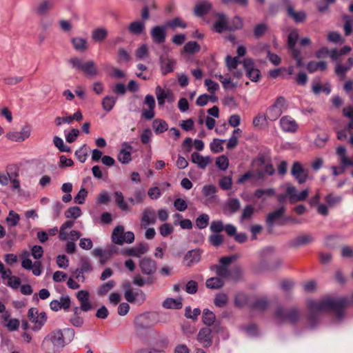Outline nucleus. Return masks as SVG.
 <instances>
[{
  "mask_svg": "<svg viewBox=\"0 0 353 353\" xmlns=\"http://www.w3.org/2000/svg\"><path fill=\"white\" fill-rule=\"evenodd\" d=\"M123 146H125V148L121 149L119 151L118 160L123 164H127L132 160L131 150L132 148L130 145H128L127 143H124Z\"/></svg>",
  "mask_w": 353,
  "mask_h": 353,
  "instance_id": "nucleus-25",
  "label": "nucleus"
},
{
  "mask_svg": "<svg viewBox=\"0 0 353 353\" xmlns=\"http://www.w3.org/2000/svg\"><path fill=\"white\" fill-rule=\"evenodd\" d=\"M299 35L296 29L290 32L288 37V46L289 48H293L299 39Z\"/></svg>",
  "mask_w": 353,
  "mask_h": 353,
  "instance_id": "nucleus-53",
  "label": "nucleus"
},
{
  "mask_svg": "<svg viewBox=\"0 0 353 353\" xmlns=\"http://www.w3.org/2000/svg\"><path fill=\"white\" fill-rule=\"evenodd\" d=\"M336 154L340 157V162L343 166H353V161L346 156V148L340 145L336 148Z\"/></svg>",
  "mask_w": 353,
  "mask_h": 353,
  "instance_id": "nucleus-32",
  "label": "nucleus"
},
{
  "mask_svg": "<svg viewBox=\"0 0 353 353\" xmlns=\"http://www.w3.org/2000/svg\"><path fill=\"white\" fill-rule=\"evenodd\" d=\"M254 208L251 205H248L243 210L241 219L242 220L250 219L254 214Z\"/></svg>",
  "mask_w": 353,
  "mask_h": 353,
  "instance_id": "nucleus-60",
  "label": "nucleus"
},
{
  "mask_svg": "<svg viewBox=\"0 0 353 353\" xmlns=\"http://www.w3.org/2000/svg\"><path fill=\"white\" fill-rule=\"evenodd\" d=\"M65 346L61 330L50 332L43 339L41 347L46 353H59Z\"/></svg>",
  "mask_w": 353,
  "mask_h": 353,
  "instance_id": "nucleus-2",
  "label": "nucleus"
},
{
  "mask_svg": "<svg viewBox=\"0 0 353 353\" xmlns=\"http://www.w3.org/2000/svg\"><path fill=\"white\" fill-rule=\"evenodd\" d=\"M135 328L137 330H143L150 328L153 323L150 319V313L145 312L136 316L134 319Z\"/></svg>",
  "mask_w": 353,
  "mask_h": 353,
  "instance_id": "nucleus-11",
  "label": "nucleus"
},
{
  "mask_svg": "<svg viewBox=\"0 0 353 353\" xmlns=\"http://www.w3.org/2000/svg\"><path fill=\"white\" fill-rule=\"evenodd\" d=\"M268 27L264 23H259L256 25L254 30V35L256 38L259 39L263 36L267 31Z\"/></svg>",
  "mask_w": 353,
  "mask_h": 353,
  "instance_id": "nucleus-62",
  "label": "nucleus"
},
{
  "mask_svg": "<svg viewBox=\"0 0 353 353\" xmlns=\"http://www.w3.org/2000/svg\"><path fill=\"white\" fill-rule=\"evenodd\" d=\"M88 195V191L85 188H81L78 194L74 196V203L83 204Z\"/></svg>",
  "mask_w": 353,
  "mask_h": 353,
  "instance_id": "nucleus-57",
  "label": "nucleus"
},
{
  "mask_svg": "<svg viewBox=\"0 0 353 353\" xmlns=\"http://www.w3.org/2000/svg\"><path fill=\"white\" fill-rule=\"evenodd\" d=\"M275 190L273 188L262 189L259 188L255 190L254 196L256 198L261 199L263 196L271 197L274 196Z\"/></svg>",
  "mask_w": 353,
  "mask_h": 353,
  "instance_id": "nucleus-44",
  "label": "nucleus"
},
{
  "mask_svg": "<svg viewBox=\"0 0 353 353\" xmlns=\"http://www.w3.org/2000/svg\"><path fill=\"white\" fill-rule=\"evenodd\" d=\"M215 314L209 309H204L202 313V322L210 327L215 322Z\"/></svg>",
  "mask_w": 353,
  "mask_h": 353,
  "instance_id": "nucleus-40",
  "label": "nucleus"
},
{
  "mask_svg": "<svg viewBox=\"0 0 353 353\" xmlns=\"http://www.w3.org/2000/svg\"><path fill=\"white\" fill-rule=\"evenodd\" d=\"M75 156L81 163H84L87 159L88 149L86 145H83L81 148L75 152Z\"/></svg>",
  "mask_w": 353,
  "mask_h": 353,
  "instance_id": "nucleus-56",
  "label": "nucleus"
},
{
  "mask_svg": "<svg viewBox=\"0 0 353 353\" xmlns=\"http://www.w3.org/2000/svg\"><path fill=\"white\" fill-rule=\"evenodd\" d=\"M62 332L63 334V340L65 341L66 345L73 340L75 332L72 328H65Z\"/></svg>",
  "mask_w": 353,
  "mask_h": 353,
  "instance_id": "nucleus-63",
  "label": "nucleus"
},
{
  "mask_svg": "<svg viewBox=\"0 0 353 353\" xmlns=\"http://www.w3.org/2000/svg\"><path fill=\"white\" fill-rule=\"evenodd\" d=\"M212 339V330L209 327L201 328L197 334L198 341L205 347L210 346Z\"/></svg>",
  "mask_w": 353,
  "mask_h": 353,
  "instance_id": "nucleus-17",
  "label": "nucleus"
},
{
  "mask_svg": "<svg viewBox=\"0 0 353 353\" xmlns=\"http://www.w3.org/2000/svg\"><path fill=\"white\" fill-rule=\"evenodd\" d=\"M250 301H248V297L243 293H238L235 296L234 304L238 307H242L245 305L249 306Z\"/></svg>",
  "mask_w": 353,
  "mask_h": 353,
  "instance_id": "nucleus-50",
  "label": "nucleus"
},
{
  "mask_svg": "<svg viewBox=\"0 0 353 353\" xmlns=\"http://www.w3.org/2000/svg\"><path fill=\"white\" fill-rule=\"evenodd\" d=\"M285 212V208L282 206L268 214L266 218V223L268 227L269 233L272 232V228L274 226V221L282 218Z\"/></svg>",
  "mask_w": 353,
  "mask_h": 353,
  "instance_id": "nucleus-15",
  "label": "nucleus"
},
{
  "mask_svg": "<svg viewBox=\"0 0 353 353\" xmlns=\"http://www.w3.org/2000/svg\"><path fill=\"white\" fill-rule=\"evenodd\" d=\"M28 316L30 322L34 323V326L32 327L33 331L40 330L47 321L46 312H41L39 314L38 310L34 307L29 309Z\"/></svg>",
  "mask_w": 353,
  "mask_h": 353,
  "instance_id": "nucleus-5",
  "label": "nucleus"
},
{
  "mask_svg": "<svg viewBox=\"0 0 353 353\" xmlns=\"http://www.w3.org/2000/svg\"><path fill=\"white\" fill-rule=\"evenodd\" d=\"M349 303V300L345 297H341L337 299H323L319 302L310 300L307 302V308L309 310L308 320L312 325H314L318 315L320 313L330 310L333 311L337 318L341 319L343 316V310Z\"/></svg>",
  "mask_w": 353,
  "mask_h": 353,
  "instance_id": "nucleus-1",
  "label": "nucleus"
},
{
  "mask_svg": "<svg viewBox=\"0 0 353 353\" xmlns=\"http://www.w3.org/2000/svg\"><path fill=\"white\" fill-rule=\"evenodd\" d=\"M20 220L19 215L13 210L9 212L8 216L6 217V221L9 226H16Z\"/></svg>",
  "mask_w": 353,
  "mask_h": 353,
  "instance_id": "nucleus-52",
  "label": "nucleus"
},
{
  "mask_svg": "<svg viewBox=\"0 0 353 353\" xmlns=\"http://www.w3.org/2000/svg\"><path fill=\"white\" fill-rule=\"evenodd\" d=\"M280 126L286 132H296L299 125L290 116H284L280 119Z\"/></svg>",
  "mask_w": 353,
  "mask_h": 353,
  "instance_id": "nucleus-14",
  "label": "nucleus"
},
{
  "mask_svg": "<svg viewBox=\"0 0 353 353\" xmlns=\"http://www.w3.org/2000/svg\"><path fill=\"white\" fill-rule=\"evenodd\" d=\"M210 217L207 214H202L196 219V225L199 229L205 228L209 223Z\"/></svg>",
  "mask_w": 353,
  "mask_h": 353,
  "instance_id": "nucleus-51",
  "label": "nucleus"
},
{
  "mask_svg": "<svg viewBox=\"0 0 353 353\" xmlns=\"http://www.w3.org/2000/svg\"><path fill=\"white\" fill-rule=\"evenodd\" d=\"M108 34V30L105 28L101 27L92 30L91 37L94 42L101 43L107 38Z\"/></svg>",
  "mask_w": 353,
  "mask_h": 353,
  "instance_id": "nucleus-29",
  "label": "nucleus"
},
{
  "mask_svg": "<svg viewBox=\"0 0 353 353\" xmlns=\"http://www.w3.org/2000/svg\"><path fill=\"white\" fill-rule=\"evenodd\" d=\"M139 268L142 274L153 277L157 271V263L150 258H143L139 262Z\"/></svg>",
  "mask_w": 353,
  "mask_h": 353,
  "instance_id": "nucleus-10",
  "label": "nucleus"
},
{
  "mask_svg": "<svg viewBox=\"0 0 353 353\" xmlns=\"http://www.w3.org/2000/svg\"><path fill=\"white\" fill-rule=\"evenodd\" d=\"M124 297L127 301L131 303H135L139 298H140L141 302H143L145 299V294L140 290H136L134 291L132 289L128 291H125Z\"/></svg>",
  "mask_w": 353,
  "mask_h": 353,
  "instance_id": "nucleus-24",
  "label": "nucleus"
},
{
  "mask_svg": "<svg viewBox=\"0 0 353 353\" xmlns=\"http://www.w3.org/2000/svg\"><path fill=\"white\" fill-rule=\"evenodd\" d=\"M347 63L349 66H345L342 64H337L335 68V73L341 77V79H343L345 77L346 72L353 67V58L350 57L347 59Z\"/></svg>",
  "mask_w": 353,
  "mask_h": 353,
  "instance_id": "nucleus-33",
  "label": "nucleus"
},
{
  "mask_svg": "<svg viewBox=\"0 0 353 353\" xmlns=\"http://www.w3.org/2000/svg\"><path fill=\"white\" fill-rule=\"evenodd\" d=\"M219 265L215 266L216 277H212L206 281L205 285L210 289H219L221 288V259L218 260Z\"/></svg>",
  "mask_w": 353,
  "mask_h": 353,
  "instance_id": "nucleus-23",
  "label": "nucleus"
},
{
  "mask_svg": "<svg viewBox=\"0 0 353 353\" xmlns=\"http://www.w3.org/2000/svg\"><path fill=\"white\" fill-rule=\"evenodd\" d=\"M236 259V255H231L230 256H222V281L223 278L229 275V270L228 269V265ZM223 283H222V286Z\"/></svg>",
  "mask_w": 353,
  "mask_h": 353,
  "instance_id": "nucleus-37",
  "label": "nucleus"
},
{
  "mask_svg": "<svg viewBox=\"0 0 353 353\" xmlns=\"http://www.w3.org/2000/svg\"><path fill=\"white\" fill-rule=\"evenodd\" d=\"M145 28L144 21H136L130 23L128 26V31L132 34L139 35L143 33Z\"/></svg>",
  "mask_w": 353,
  "mask_h": 353,
  "instance_id": "nucleus-34",
  "label": "nucleus"
},
{
  "mask_svg": "<svg viewBox=\"0 0 353 353\" xmlns=\"http://www.w3.org/2000/svg\"><path fill=\"white\" fill-rule=\"evenodd\" d=\"M308 170L304 169L299 161H294L291 168V174L299 184L304 183L308 178Z\"/></svg>",
  "mask_w": 353,
  "mask_h": 353,
  "instance_id": "nucleus-7",
  "label": "nucleus"
},
{
  "mask_svg": "<svg viewBox=\"0 0 353 353\" xmlns=\"http://www.w3.org/2000/svg\"><path fill=\"white\" fill-rule=\"evenodd\" d=\"M226 64L230 70L236 69L239 63L242 62L239 60V57H230L228 56L225 59Z\"/></svg>",
  "mask_w": 353,
  "mask_h": 353,
  "instance_id": "nucleus-58",
  "label": "nucleus"
},
{
  "mask_svg": "<svg viewBox=\"0 0 353 353\" xmlns=\"http://www.w3.org/2000/svg\"><path fill=\"white\" fill-rule=\"evenodd\" d=\"M286 11L288 16L292 18L296 23L304 22L307 18V14L305 11H295L290 4L287 5Z\"/></svg>",
  "mask_w": 353,
  "mask_h": 353,
  "instance_id": "nucleus-20",
  "label": "nucleus"
},
{
  "mask_svg": "<svg viewBox=\"0 0 353 353\" xmlns=\"http://www.w3.org/2000/svg\"><path fill=\"white\" fill-rule=\"evenodd\" d=\"M242 27L243 20L239 17H234L228 19L225 14H222V32L223 30H239Z\"/></svg>",
  "mask_w": 353,
  "mask_h": 353,
  "instance_id": "nucleus-9",
  "label": "nucleus"
},
{
  "mask_svg": "<svg viewBox=\"0 0 353 353\" xmlns=\"http://www.w3.org/2000/svg\"><path fill=\"white\" fill-rule=\"evenodd\" d=\"M265 114L268 120L271 121H276L281 115V112L275 110L271 106L267 108Z\"/></svg>",
  "mask_w": 353,
  "mask_h": 353,
  "instance_id": "nucleus-59",
  "label": "nucleus"
},
{
  "mask_svg": "<svg viewBox=\"0 0 353 353\" xmlns=\"http://www.w3.org/2000/svg\"><path fill=\"white\" fill-rule=\"evenodd\" d=\"M150 36L154 43H163L166 38L165 27L161 26H154L150 30Z\"/></svg>",
  "mask_w": 353,
  "mask_h": 353,
  "instance_id": "nucleus-12",
  "label": "nucleus"
},
{
  "mask_svg": "<svg viewBox=\"0 0 353 353\" xmlns=\"http://www.w3.org/2000/svg\"><path fill=\"white\" fill-rule=\"evenodd\" d=\"M314 238L311 234L305 233L297 236L288 242V247L291 248H298L313 243Z\"/></svg>",
  "mask_w": 353,
  "mask_h": 353,
  "instance_id": "nucleus-8",
  "label": "nucleus"
},
{
  "mask_svg": "<svg viewBox=\"0 0 353 353\" xmlns=\"http://www.w3.org/2000/svg\"><path fill=\"white\" fill-rule=\"evenodd\" d=\"M115 202L119 208L123 210L126 211L129 210L128 203L125 201L122 192L117 191L114 192Z\"/></svg>",
  "mask_w": 353,
  "mask_h": 353,
  "instance_id": "nucleus-43",
  "label": "nucleus"
},
{
  "mask_svg": "<svg viewBox=\"0 0 353 353\" xmlns=\"http://www.w3.org/2000/svg\"><path fill=\"white\" fill-rule=\"evenodd\" d=\"M212 5L208 1H202L195 5L194 14L196 17H203L211 9Z\"/></svg>",
  "mask_w": 353,
  "mask_h": 353,
  "instance_id": "nucleus-28",
  "label": "nucleus"
},
{
  "mask_svg": "<svg viewBox=\"0 0 353 353\" xmlns=\"http://www.w3.org/2000/svg\"><path fill=\"white\" fill-rule=\"evenodd\" d=\"M232 213L236 212L240 208V202L236 199H230L226 204Z\"/></svg>",
  "mask_w": 353,
  "mask_h": 353,
  "instance_id": "nucleus-64",
  "label": "nucleus"
},
{
  "mask_svg": "<svg viewBox=\"0 0 353 353\" xmlns=\"http://www.w3.org/2000/svg\"><path fill=\"white\" fill-rule=\"evenodd\" d=\"M327 63L321 61L316 62L314 61H310L307 65V70L310 73H313L317 70L325 71L327 69Z\"/></svg>",
  "mask_w": 353,
  "mask_h": 353,
  "instance_id": "nucleus-36",
  "label": "nucleus"
},
{
  "mask_svg": "<svg viewBox=\"0 0 353 353\" xmlns=\"http://www.w3.org/2000/svg\"><path fill=\"white\" fill-rule=\"evenodd\" d=\"M117 98L116 97L107 95L102 100V107L106 112L111 111L116 104Z\"/></svg>",
  "mask_w": 353,
  "mask_h": 353,
  "instance_id": "nucleus-39",
  "label": "nucleus"
},
{
  "mask_svg": "<svg viewBox=\"0 0 353 353\" xmlns=\"http://www.w3.org/2000/svg\"><path fill=\"white\" fill-rule=\"evenodd\" d=\"M192 161L198 165L200 168H205L210 162L209 157H204L198 152H193L191 156Z\"/></svg>",
  "mask_w": 353,
  "mask_h": 353,
  "instance_id": "nucleus-31",
  "label": "nucleus"
},
{
  "mask_svg": "<svg viewBox=\"0 0 353 353\" xmlns=\"http://www.w3.org/2000/svg\"><path fill=\"white\" fill-rule=\"evenodd\" d=\"M268 120L265 114L259 113L253 119L252 124L255 128H262Z\"/></svg>",
  "mask_w": 353,
  "mask_h": 353,
  "instance_id": "nucleus-45",
  "label": "nucleus"
},
{
  "mask_svg": "<svg viewBox=\"0 0 353 353\" xmlns=\"http://www.w3.org/2000/svg\"><path fill=\"white\" fill-rule=\"evenodd\" d=\"M77 298L80 302L81 310L88 312L92 309V305L89 302V293L88 291H79L77 294Z\"/></svg>",
  "mask_w": 353,
  "mask_h": 353,
  "instance_id": "nucleus-22",
  "label": "nucleus"
},
{
  "mask_svg": "<svg viewBox=\"0 0 353 353\" xmlns=\"http://www.w3.org/2000/svg\"><path fill=\"white\" fill-rule=\"evenodd\" d=\"M124 228L122 225H117L113 230L112 234V241L117 245H123L124 243Z\"/></svg>",
  "mask_w": 353,
  "mask_h": 353,
  "instance_id": "nucleus-30",
  "label": "nucleus"
},
{
  "mask_svg": "<svg viewBox=\"0 0 353 353\" xmlns=\"http://www.w3.org/2000/svg\"><path fill=\"white\" fill-rule=\"evenodd\" d=\"M72 43L74 48L75 50L83 52L87 49V42L86 40L81 38V37H76L73 38L72 39Z\"/></svg>",
  "mask_w": 353,
  "mask_h": 353,
  "instance_id": "nucleus-42",
  "label": "nucleus"
},
{
  "mask_svg": "<svg viewBox=\"0 0 353 353\" xmlns=\"http://www.w3.org/2000/svg\"><path fill=\"white\" fill-rule=\"evenodd\" d=\"M167 26L172 28H175L176 27L185 28L187 27L186 23L182 21V19L179 17H176L173 19L172 21H168L167 23Z\"/></svg>",
  "mask_w": 353,
  "mask_h": 353,
  "instance_id": "nucleus-61",
  "label": "nucleus"
},
{
  "mask_svg": "<svg viewBox=\"0 0 353 353\" xmlns=\"http://www.w3.org/2000/svg\"><path fill=\"white\" fill-rule=\"evenodd\" d=\"M301 312L295 307L283 308L279 307L275 313V316L281 321H286L292 325L296 324L301 318Z\"/></svg>",
  "mask_w": 353,
  "mask_h": 353,
  "instance_id": "nucleus-4",
  "label": "nucleus"
},
{
  "mask_svg": "<svg viewBox=\"0 0 353 353\" xmlns=\"http://www.w3.org/2000/svg\"><path fill=\"white\" fill-rule=\"evenodd\" d=\"M155 94L160 106H163L165 104V99L169 103L172 102L173 94L170 90L165 92L160 85H158L155 89Z\"/></svg>",
  "mask_w": 353,
  "mask_h": 353,
  "instance_id": "nucleus-18",
  "label": "nucleus"
},
{
  "mask_svg": "<svg viewBox=\"0 0 353 353\" xmlns=\"http://www.w3.org/2000/svg\"><path fill=\"white\" fill-rule=\"evenodd\" d=\"M199 50L200 46L196 41H189L183 47L184 52L189 54H194Z\"/></svg>",
  "mask_w": 353,
  "mask_h": 353,
  "instance_id": "nucleus-55",
  "label": "nucleus"
},
{
  "mask_svg": "<svg viewBox=\"0 0 353 353\" xmlns=\"http://www.w3.org/2000/svg\"><path fill=\"white\" fill-rule=\"evenodd\" d=\"M152 128L156 134H161L168 129L167 122L161 119H156L152 122Z\"/></svg>",
  "mask_w": 353,
  "mask_h": 353,
  "instance_id": "nucleus-35",
  "label": "nucleus"
},
{
  "mask_svg": "<svg viewBox=\"0 0 353 353\" xmlns=\"http://www.w3.org/2000/svg\"><path fill=\"white\" fill-rule=\"evenodd\" d=\"M116 285L113 280L108 281V282L102 284L97 290V294L99 296L105 295L110 290H112Z\"/></svg>",
  "mask_w": 353,
  "mask_h": 353,
  "instance_id": "nucleus-41",
  "label": "nucleus"
},
{
  "mask_svg": "<svg viewBox=\"0 0 353 353\" xmlns=\"http://www.w3.org/2000/svg\"><path fill=\"white\" fill-rule=\"evenodd\" d=\"M162 305L166 309H181L183 304L181 299L167 298L163 302Z\"/></svg>",
  "mask_w": 353,
  "mask_h": 353,
  "instance_id": "nucleus-38",
  "label": "nucleus"
},
{
  "mask_svg": "<svg viewBox=\"0 0 353 353\" xmlns=\"http://www.w3.org/2000/svg\"><path fill=\"white\" fill-rule=\"evenodd\" d=\"M110 201V196L108 192L102 190L97 196L95 202L97 205L108 204Z\"/></svg>",
  "mask_w": 353,
  "mask_h": 353,
  "instance_id": "nucleus-54",
  "label": "nucleus"
},
{
  "mask_svg": "<svg viewBox=\"0 0 353 353\" xmlns=\"http://www.w3.org/2000/svg\"><path fill=\"white\" fill-rule=\"evenodd\" d=\"M201 314V310L199 308H194L192 310L191 307H186L185 309V316L188 319H190L194 321H196L198 316Z\"/></svg>",
  "mask_w": 353,
  "mask_h": 353,
  "instance_id": "nucleus-49",
  "label": "nucleus"
},
{
  "mask_svg": "<svg viewBox=\"0 0 353 353\" xmlns=\"http://www.w3.org/2000/svg\"><path fill=\"white\" fill-rule=\"evenodd\" d=\"M242 135V130L240 128H235L232 131V136L226 142V148L228 150L235 148L239 143V139Z\"/></svg>",
  "mask_w": 353,
  "mask_h": 353,
  "instance_id": "nucleus-27",
  "label": "nucleus"
},
{
  "mask_svg": "<svg viewBox=\"0 0 353 353\" xmlns=\"http://www.w3.org/2000/svg\"><path fill=\"white\" fill-rule=\"evenodd\" d=\"M54 5V0H41L36 8L35 12L39 16H46Z\"/></svg>",
  "mask_w": 353,
  "mask_h": 353,
  "instance_id": "nucleus-21",
  "label": "nucleus"
},
{
  "mask_svg": "<svg viewBox=\"0 0 353 353\" xmlns=\"http://www.w3.org/2000/svg\"><path fill=\"white\" fill-rule=\"evenodd\" d=\"M69 62L74 69L81 71L88 77H95L99 73L96 63L92 60L83 62L80 59L74 57L71 58Z\"/></svg>",
  "mask_w": 353,
  "mask_h": 353,
  "instance_id": "nucleus-3",
  "label": "nucleus"
},
{
  "mask_svg": "<svg viewBox=\"0 0 353 353\" xmlns=\"http://www.w3.org/2000/svg\"><path fill=\"white\" fill-rule=\"evenodd\" d=\"M201 259V251L199 249L192 250L188 252L183 259V263L186 266L190 267L198 262Z\"/></svg>",
  "mask_w": 353,
  "mask_h": 353,
  "instance_id": "nucleus-19",
  "label": "nucleus"
},
{
  "mask_svg": "<svg viewBox=\"0 0 353 353\" xmlns=\"http://www.w3.org/2000/svg\"><path fill=\"white\" fill-rule=\"evenodd\" d=\"M242 64L246 71L247 77L252 81L256 82L261 77L259 70L255 68L254 60L252 58H245Z\"/></svg>",
  "mask_w": 353,
  "mask_h": 353,
  "instance_id": "nucleus-6",
  "label": "nucleus"
},
{
  "mask_svg": "<svg viewBox=\"0 0 353 353\" xmlns=\"http://www.w3.org/2000/svg\"><path fill=\"white\" fill-rule=\"evenodd\" d=\"M159 61L161 72L163 76H165L174 71V68L176 65L175 60L170 59L168 56L161 55L160 57Z\"/></svg>",
  "mask_w": 353,
  "mask_h": 353,
  "instance_id": "nucleus-13",
  "label": "nucleus"
},
{
  "mask_svg": "<svg viewBox=\"0 0 353 353\" xmlns=\"http://www.w3.org/2000/svg\"><path fill=\"white\" fill-rule=\"evenodd\" d=\"M81 215V208L78 206H73L69 208L65 212V216L67 219L73 218L77 219Z\"/></svg>",
  "mask_w": 353,
  "mask_h": 353,
  "instance_id": "nucleus-48",
  "label": "nucleus"
},
{
  "mask_svg": "<svg viewBox=\"0 0 353 353\" xmlns=\"http://www.w3.org/2000/svg\"><path fill=\"white\" fill-rule=\"evenodd\" d=\"M268 306V301L266 298H257L249 303V307L254 311H264Z\"/></svg>",
  "mask_w": 353,
  "mask_h": 353,
  "instance_id": "nucleus-26",
  "label": "nucleus"
},
{
  "mask_svg": "<svg viewBox=\"0 0 353 353\" xmlns=\"http://www.w3.org/2000/svg\"><path fill=\"white\" fill-rule=\"evenodd\" d=\"M157 216L154 210L150 208H145L141 216V226L146 228L149 225H153L156 223Z\"/></svg>",
  "mask_w": 353,
  "mask_h": 353,
  "instance_id": "nucleus-16",
  "label": "nucleus"
},
{
  "mask_svg": "<svg viewBox=\"0 0 353 353\" xmlns=\"http://www.w3.org/2000/svg\"><path fill=\"white\" fill-rule=\"evenodd\" d=\"M154 282V277L148 276L147 279H144L140 275H136L133 278V283L137 286L142 287L145 284H152Z\"/></svg>",
  "mask_w": 353,
  "mask_h": 353,
  "instance_id": "nucleus-47",
  "label": "nucleus"
},
{
  "mask_svg": "<svg viewBox=\"0 0 353 353\" xmlns=\"http://www.w3.org/2000/svg\"><path fill=\"white\" fill-rule=\"evenodd\" d=\"M241 277V270L240 267L235 266L232 270H229V275L227 277L223 278L228 279L232 281H238Z\"/></svg>",
  "mask_w": 353,
  "mask_h": 353,
  "instance_id": "nucleus-46",
  "label": "nucleus"
}]
</instances>
